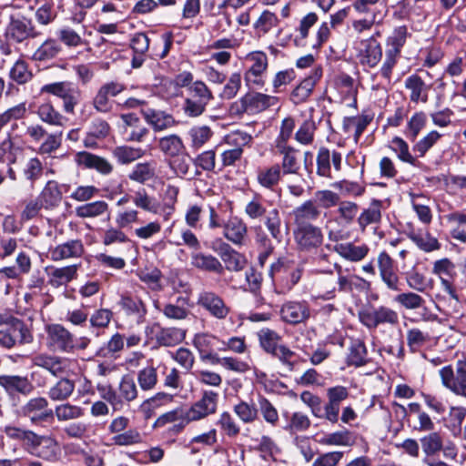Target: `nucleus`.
I'll use <instances>...</instances> for the list:
<instances>
[{"mask_svg": "<svg viewBox=\"0 0 466 466\" xmlns=\"http://www.w3.org/2000/svg\"><path fill=\"white\" fill-rule=\"evenodd\" d=\"M258 339L263 350L277 358L289 370H293L294 361L292 359L295 352L280 343L282 337L277 331L263 328L258 332Z\"/></svg>", "mask_w": 466, "mask_h": 466, "instance_id": "f257e3e1", "label": "nucleus"}, {"mask_svg": "<svg viewBox=\"0 0 466 466\" xmlns=\"http://www.w3.org/2000/svg\"><path fill=\"white\" fill-rule=\"evenodd\" d=\"M41 94H48L60 98L63 102V110L66 114H75L76 106L80 103L82 91L73 82L59 81L44 85Z\"/></svg>", "mask_w": 466, "mask_h": 466, "instance_id": "f03ea898", "label": "nucleus"}, {"mask_svg": "<svg viewBox=\"0 0 466 466\" xmlns=\"http://www.w3.org/2000/svg\"><path fill=\"white\" fill-rule=\"evenodd\" d=\"M439 375L444 388L466 399V355L456 361L455 369L451 365L444 366Z\"/></svg>", "mask_w": 466, "mask_h": 466, "instance_id": "7ed1b4c3", "label": "nucleus"}, {"mask_svg": "<svg viewBox=\"0 0 466 466\" xmlns=\"http://www.w3.org/2000/svg\"><path fill=\"white\" fill-rule=\"evenodd\" d=\"M33 339V334L26 324L17 318L11 317L0 329V346L5 349L29 344Z\"/></svg>", "mask_w": 466, "mask_h": 466, "instance_id": "20e7f679", "label": "nucleus"}, {"mask_svg": "<svg viewBox=\"0 0 466 466\" xmlns=\"http://www.w3.org/2000/svg\"><path fill=\"white\" fill-rule=\"evenodd\" d=\"M46 346L54 352L72 353L76 350L74 335L61 324H48L45 328Z\"/></svg>", "mask_w": 466, "mask_h": 466, "instance_id": "39448f33", "label": "nucleus"}, {"mask_svg": "<svg viewBox=\"0 0 466 466\" xmlns=\"http://www.w3.org/2000/svg\"><path fill=\"white\" fill-rule=\"evenodd\" d=\"M245 61L248 65L244 74L247 86H263L268 66V56L262 51H253L246 56Z\"/></svg>", "mask_w": 466, "mask_h": 466, "instance_id": "423d86ee", "label": "nucleus"}, {"mask_svg": "<svg viewBox=\"0 0 466 466\" xmlns=\"http://www.w3.org/2000/svg\"><path fill=\"white\" fill-rule=\"evenodd\" d=\"M329 228V226H326ZM328 238L336 244L332 249L342 258L350 262H359L362 260L369 253L367 245H355L353 242H339L343 236L339 230L328 229Z\"/></svg>", "mask_w": 466, "mask_h": 466, "instance_id": "0eeeda50", "label": "nucleus"}, {"mask_svg": "<svg viewBox=\"0 0 466 466\" xmlns=\"http://www.w3.org/2000/svg\"><path fill=\"white\" fill-rule=\"evenodd\" d=\"M352 47L357 59L363 66L374 67L381 59L382 49L374 37L357 38Z\"/></svg>", "mask_w": 466, "mask_h": 466, "instance_id": "6e6552de", "label": "nucleus"}, {"mask_svg": "<svg viewBox=\"0 0 466 466\" xmlns=\"http://www.w3.org/2000/svg\"><path fill=\"white\" fill-rule=\"evenodd\" d=\"M218 403V393L213 390H203L199 400L187 410V421H197L216 413Z\"/></svg>", "mask_w": 466, "mask_h": 466, "instance_id": "1a4fd4ad", "label": "nucleus"}, {"mask_svg": "<svg viewBox=\"0 0 466 466\" xmlns=\"http://www.w3.org/2000/svg\"><path fill=\"white\" fill-rule=\"evenodd\" d=\"M377 265L380 279L387 289L395 292L400 291V279L391 257L385 251L380 252L377 258Z\"/></svg>", "mask_w": 466, "mask_h": 466, "instance_id": "9d476101", "label": "nucleus"}, {"mask_svg": "<svg viewBox=\"0 0 466 466\" xmlns=\"http://www.w3.org/2000/svg\"><path fill=\"white\" fill-rule=\"evenodd\" d=\"M32 365L46 370L51 375L58 377L66 372L69 360L58 355L41 352L32 358Z\"/></svg>", "mask_w": 466, "mask_h": 466, "instance_id": "9b49d317", "label": "nucleus"}, {"mask_svg": "<svg viewBox=\"0 0 466 466\" xmlns=\"http://www.w3.org/2000/svg\"><path fill=\"white\" fill-rule=\"evenodd\" d=\"M294 238L299 248L303 250L316 248L323 242L321 228L315 225L296 226Z\"/></svg>", "mask_w": 466, "mask_h": 466, "instance_id": "f8f14e48", "label": "nucleus"}, {"mask_svg": "<svg viewBox=\"0 0 466 466\" xmlns=\"http://www.w3.org/2000/svg\"><path fill=\"white\" fill-rule=\"evenodd\" d=\"M22 412L32 422H44L53 420L54 411L49 408L48 400L44 397L30 399L23 407Z\"/></svg>", "mask_w": 466, "mask_h": 466, "instance_id": "ddd939ff", "label": "nucleus"}, {"mask_svg": "<svg viewBox=\"0 0 466 466\" xmlns=\"http://www.w3.org/2000/svg\"><path fill=\"white\" fill-rule=\"evenodd\" d=\"M282 321L297 325L308 320L310 317V310L306 301H287L279 310Z\"/></svg>", "mask_w": 466, "mask_h": 466, "instance_id": "4468645a", "label": "nucleus"}, {"mask_svg": "<svg viewBox=\"0 0 466 466\" xmlns=\"http://www.w3.org/2000/svg\"><path fill=\"white\" fill-rule=\"evenodd\" d=\"M198 304L205 309L212 317L225 319L230 309L218 294L211 291H203L199 294Z\"/></svg>", "mask_w": 466, "mask_h": 466, "instance_id": "2eb2a0df", "label": "nucleus"}, {"mask_svg": "<svg viewBox=\"0 0 466 466\" xmlns=\"http://www.w3.org/2000/svg\"><path fill=\"white\" fill-rule=\"evenodd\" d=\"M5 36L10 42L22 43L35 36L32 22L25 17L12 16L5 30Z\"/></svg>", "mask_w": 466, "mask_h": 466, "instance_id": "dca6fc26", "label": "nucleus"}, {"mask_svg": "<svg viewBox=\"0 0 466 466\" xmlns=\"http://www.w3.org/2000/svg\"><path fill=\"white\" fill-rule=\"evenodd\" d=\"M278 101L277 96L262 93H248L240 99L242 110L250 113L262 112L276 106Z\"/></svg>", "mask_w": 466, "mask_h": 466, "instance_id": "f3484780", "label": "nucleus"}, {"mask_svg": "<svg viewBox=\"0 0 466 466\" xmlns=\"http://www.w3.org/2000/svg\"><path fill=\"white\" fill-rule=\"evenodd\" d=\"M85 252L83 242L80 239H71L50 248V258L60 261L82 257Z\"/></svg>", "mask_w": 466, "mask_h": 466, "instance_id": "a211bd4d", "label": "nucleus"}, {"mask_svg": "<svg viewBox=\"0 0 466 466\" xmlns=\"http://www.w3.org/2000/svg\"><path fill=\"white\" fill-rule=\"evenodd\" d=\"M141 113L147 123L150 125L155 131H163L176 125L174 117L164 111L144 107Z\"/></svg>", "mask_w": 466, "mask_h": 466, "instance_id": "6ab92c4d", "label": "nucleus"}, {"mask_svg": "<svg viewBox=\"0 0 466 466\" xmlns=\"http://www.w3.org/2000/svg\"><path fill=\"white\" fill-rule=\"evenodd\" d=\"M247 234L248 227L246 223L238 217L229 218L224 224L223 236L235 245H242Z\"/></svg>", "mask_w": 466, "mask_h": 466, "instance_id": "aec40b11", "label": "nucleus"}, {"mask_svg": "<svg viewBox=\"0 0 466 466\" xmlns=\"http://www.w3.org/2000/svg\"><path fill=\"white\" fill-rule=\"evenodd\" d=\"M75 159L79 166L94 168L102 175H109L114 169L107 159L89 152H78Z\"/></svg>", "mask_w": 466, "mask_h": 466, "instance_id": "412c9836", "label": "nucleus"}, {"mask_svg": "<svg viewBox=\"0 0 466 466\" xmlns=\"http://www.w3.org/2000/svg\"><path fill=\"white\" fill-rule=\"evenodd\" d=\"M320 214L321 210L312 199L303 202L292 212L295 226L312 225L310 222L317 220Z\"/></svg>", "mask_w": 466, "mask_h": 466, "instance_id": "4be33fe9", "label": "nucleus"}, {"mask_svg": "<svg viewBox=\"0 0 466 466\" xmlns=\"http://www.w3.org/2000/svg\"><path fill=\"white\" fill-rule=\"evenodd\" d=\"M337 273V285L339 292H351L354 289H363L369 283L361 277L352 274H345L342 267L335 263Z\"/></svg>", "mask_w": 466, "mask_h": 466, "instance_id": "5701e85b", "label": "nucleus"}, {"mask_svg": "<svg viewBox=\"0 0 466 466\" xmlns=\"http://www.w3.org/2000/svg\"><path fill=\"white\" fill-rule=\"evenodd\" d=\"M322 76L320 67L314 68L312 74L303 79L299 85L293 90L291 99L295 104H300L308 99L310 96L316 83Z\"/></svg>", "mask_w": 466, "mask_h": 466, "instance_id": "b1692460", "label": "nucleus"}, {"mask_svg": "<svg viewBox=\"0 0 466 466\" xmlns=\"http://www.w3.org/2000/svg\"><path fill=\"white\" fill-rule=\"evenodd\" d=\"M0 386L8 393L19 392L24 395H28L33 390V386L26 377L16 375L0 376Z\"/></svg>", "mask_w": 466, "mask_h": 466, "instance_id": "393cba45", "label": "nucleus"}, {"mask_svg": "<svg viewBox=\"0 0 466 466\" xmlns=\"http://www.w3.org/2000/svg\"><path fill=\"white\" fill-rule=\"evenodd\" d=\"M279 154L282 155L281 172L283 175H295L299 170V163L297 157V149L291 146L276 147Z\"/></svg>", "mask_w": 466, "mask_h": 466, "instance_id": "a878e982", "label": "nucleus"}, {"mask_svg": "<svg viewBox=\"0 0 466 466\" xmlns=\"http://www.w3.org/2000/svg\"><path fill=\"white\" fill-rule=\"evenodd\" d=\"M188 299L186 297H178L176 303H166L159 310L163 315L173 320H182L189 315Z\"/></svg>", "mask_w": 466, "mask_h": 466, "instance_id": "bb28decb", "label": "nucleus"}, {"mask_svg": "<svg viewBox=\"0 0 466 466\" xmlns=\"http://www.w3.org/2000/svg\"><path fill=\"white\" fill-rule=\"evenodd\" d=\"M191 265L200 270L221 274L224 267L221 262L210 254L195 252L191 255Z\"/></svg>", "mask_w": 466, "mask_h": 466, "instance_id": "cd10ccee", "label": "nucleus"}, {"mask_svg": "<svg viewBox=\"0 0 466 466\" xmlns=\"http://www.w3.org/2000/svg\"><path fill=\"white\" fill-rule=\"evenodd\" d=\"M157 147L168 158L186 151L182 138L177 134H170L160 137L157 142Z\"/></svg>", "mask_w": 466, "mask_h": 466, "instance_id": "c85d7f7f", "label": "nucleus"}, {"mask_svg": "<svg viewBox=\"0 0 466 466\" xmlns=\"http://www.w3.org/2000/svg\"><path fill=\"white\" fill-rule=\"evenodd\" d=\"M185 337L186 331L184 329L174 327L160 328L155 336L157 343L162 347L176 346L182 342Z\"/></svg>", "mask_w": 466, "mask_h": 466, "instance_id": "c756f323", "label": "nucleus"}, {"mask_svg": "<svg viewBox=\"0 0 466 466\" xmlns=\"http://www.w3.org/2000/svg\"><path fill=\"white\" fill-rule=\"evenodd\" d=\"M408 238L424 252H432L441 248L438 239L428 231L411 229L408 232Z\"/></svg>", "mask_w": 466, "mask_h": 466, "instance_id": "7c9ffc66", "label": "nucleus"}, {"mask_svg": "<svg viewBox=\"0 0 466 466\" xmlns=\"http://www.w3.org/2000/svg\"><path fill=\"white\" fill-rule=\"evenodd\" d=\"M382 202L373 199L368 208H364L358 217V224L361 230H364L369 225L379 224L381 220Z\"/></svg>", "mask_w": 466, "mask_h": 466, "instance_id": "2f4dec72", "label": "nucleus"}, {"mask_svg": "<svg viewBox=\"0 0 466 466\" xmlns=\"http://www.w3.org/2000/svg\"><path fill=\"white\" fill-rule=\"evenodd\" d=\"M405 87L410 91V99L411 102L427 103L428 87L424 81L417 75H411L405 80Z\"/></svg>", "mask_w": 466, "mask_h": 466, "instance_id": "473e14b6", "label": "nucleus"}, {"mask_svg": "<svg viewBox=\"0 0 466 466\" xmlns=\"http://www.w3.org/2000/svg\"><path fill=\"white\" fill-rule=\"evenodd\" d=\"M108 212V204L104 200H96L80 205L75 208L76 216L80 218H96Z\"/></svg>", "mask_w": 466, "mask_h": 466, "instance_id": "72a5a7b5", "label": "nucleus"}, {"mask_svg": "<svg viewBox=\"0 0 466 466\" xmlns=\"http://www.w3.org/2000/svg\"><path fill=\"white\" fill-rule=\"evenodd\" d=\"M431 341V337L430 333L419 328H411L406 332L407 346L412 353L420 351Z\"/></svg>", "mask_w": 466, "mask_h": 466, "instance_id": "f704fd0d", "label": "nucleus"}, {"mask_svg": "<svg viewBox=\"0 0 466 466\" xmlns=\"http://www.w3.org/2000/svg\"><path fill=\"white\" fill-rule=\"evenodd\" d=\"M281 167L279 164L261 168L258 171L257 181L264 188L272 190L281 178Z\"/></svg>", "mask_w": 466, "mask_h": 466, "instance_id": "c9c22d12", "label": "nucleus"}, {"mask_svg": "<svg viewBox=\"0 0 466 466\" xmlns=\"http://www.w3.org/2000/svg\"><path fill=\"white\" fill-rule=\"evenodd\" d=\"M61 198V192L54 181H48L37 197V199L46 209H52L57 207Z\"/></svg>", "mask_w": 466, "mask_h": 466, "instance_id": "e433bc0d", "label": "nucleus"}, {"mask_svg": "<svg viewBox=\"0 0 466 466\" xmlns=\"http://www.w3.org/2000/svg\"><path fill=\"white\" fill-rule=\"evenodd\" d=\"M145 155V150L130 146H117L112 149L113 157L120 165H128Z\"/></svg>", "mask_w": 466, "mask_h": 466, "instance_id": "4c0bfd02", "label": "nucleus"}, {"mask_svg": "<svg viewBox=\"0 0 466 466\" xmlns=\"http://www.w3.org/2000/svg\"><path fill=\"white\" fill-rule=\"evenodd\" d=\"M36 114L42 122L50 126L61 127L66 119L51 102H45L39 105Z\"/></svg>", "mask_w": 466, "mask_h": 466, "instance_id": "58836bf2", "label": "nucleus"}, {"mask_svg": "<svg viewBox=\"0 0 466 466\" xmlns=\"http://www.w3.org/2000/svg\"><path fill=\"white\" fill-rule=\"evenodd\" d=\"M131 201L137 208L152 214L158 213L159 203L147 193L146 188L142 187L135 191L134 195L131 196Z\"/></svg>", "mask_w": 466, "mask_h": 466, "instance_id": "ea45409f", "label": "nucleus"}, {"mask_svg": "<svg viewBox=\"0 0 466 466\" xmlns=\"http://www.w3.org/2000/svg\"><path fill=\"white\" fill-rule=\"evenodd\" d=\"M78 265H69L63 268H54L49 273V283L53 287L65 285L75 279L77 276Z\"/></svg>", "mask_w": 466, "mask_h": 466, "instance_id": "a19ab883", "label": "nucleus"}, {"mask_svg": "<svg viewBox=\"0 0 466 466\" xmlns=\"http://www.w3.org/2000/svg\"><path fill=\"white\" fill-rule=\"evenodd\" d=\"M257 408L258 415L260 414L266 423L276 427L279 421V415L273 403L263 395H258L257 399Z\"/></svg>", "mask_w": 466, "mask_h": 466, "instance_id": "79ce46f5", "label": "nucleus"}, {"mask_svg": "<svg viewBox=\"0 0 466 466\" xmlns=\"http://www.w3.org/2000/svg\"><path fill=\"white\" fill-rule=\"evenodd\" d=\"M119 305L127 314L136 316L138 320L143 319L147 314V307L143 300L138 297L123 295L119 301Z\"/></svg>", "mask_w": 466, "mask_h": 466, "instance_id": "37998d69", "label": "nucleus"}, {"mask_svg": "<svg viewBox=\"0 0 466 466\" xmlns=\"http://www.w3.org/2000/svg\"><path fill=\"white\" fill-rule=\"evenodd\" d=\"M75 390V383L67 378L57 380L48 390V397L55 401L67 400Z\"/></svg>", "mask_w": 466, "mask_h": 466, "instance_id": "c03bdc74", "label": "nucleus"}, {"mask_svg": "<svg viewBox=\"0 0 466 466\" xmlns=\"http://www.w3.org/2000/svg\"><path fill=\"white\" fill-rule=\"evenodd\" d=\"M233 411L245 424H252L258 420V410L254 402L240 400L233 406Z\"/></svg>", "mask_w": 466, "mask_h": 466, "instance_id": "a18cd8bd", "label": "nucleus"}, {"mask_svg": "<svg viewBox=\"0 0 466 466\" xmlns=\"http://www.w3.org/2000/svg\"><path fill=\"white\" fill-rule=\"evenodd\" d=\"M264 224L271 237L277 241L281 242L284 238L282 230V220L279 211L277 208L269 210L265 216Z\"/></svg>", "mask_w": 466, "mask_h": 466, "instance_id": "49530a36", "label": "nucleus"}, {"mask_svg": "<svg viewBox=\"0 0 466 466\" xmlns=\"http://www.w3.org/2000/svg\"><path fill=\"white\" fill-rule=\"evenodd\" d=\"M367 355L364 342L360 339L353 340L349 348L347 363L350 366L361 367L368 361Z\"/></svg>", "mask_w": 466, "mask_h": 466, "instance_id": "de8ad7c7", "label": "nucleus"}, {"mask_svg": "<svg viewBox=\"0 0 466 466\" xmlns=\"http://www.w3.org/2000/svg\"><path fill=\"white\" fill-rule=\"evenodd\" d=\"M369 123L370 119L365 116L345 117L343 120V130L346 133L352 134L355 142H358Z\"/></svg>", "mask_w": 466, "mask_h": 466, "instance_id": "09e8293b", "label": "nucleus"}, {"mask_svg": "<svg viewBox=\"0 0 466 466\" xmlns=\"http://www.w3.org/2000/svg\"><path fill=\"white\" fill-rule=\"evenodd\" d=\"M422 451L427 457L434 456L443 449V438L440 432L432 431L420 440Z\"/></svg>", "mask_w": 466, "mask_h": 466, "instance_id": "8fccbe9b", "label": "nucleus"}, {"mask_svg": "<svg viewBox=\"0 0 466 466\" xmlns=\"http://www.w3.org/2000/svg\"><path fill=\"white\" fill-rule=\"evenodd\" d=\"M393 301L407 310H416L425 304V299L413 291L400 292L396 295Z\"/></svg>", "mask_w": 466, "mask_h": 466, "instance_id": "3c124183", "label": "nucleus"}, {"mask_svg": "<svg viewBox=\"0 0 466 466\" xmlns=\"http://www.w3.org/2000/svg\"><path fill=\"white\" fill-rule=\"evenodd\" d=\"M62 50L60 44L52 38L46 40L33 54L35 61H47L56 57Z\"/></svg>", "mask_w": 466, "mask_h": 466, "instance_id": "603ef678", "label": "nucleus"}, {"mask_svg": "<svg viewBox=\"0 0 466 466\" xmlns=\"http://www.w3.org/2000/svg\"><path fill=\"white\" fill-rule=\"evenodd\" d=\"M155 176V163L143 162L137 164L130 173L128 178L137 183H145L146 181L153 178Z\"/></svg>", "mask_w": 466, "mask_h": 466, "instance_id": "864d4df0", "label": "nucleus"}, {"mask_svg": "<svg viewBox=\"0 0 466 466\" xmlns=\"http://www.w3.org/2000/svg\"><path fill=\"white\" fill-rule=\"evenodd\" d=\"M319 442L329 446H351L354 440L350 431L343 430L323 436Z\"/></svg>", "mask_w": 466, "mask_h": 466, "instance_id": "5fc2aeb1", "label": "nucleus"}, {"mask_svg": "<svg viewBox=\"0 0 466 466\" xmlns=\"http://www.w3.org/2000/svg\"><path fill=\"white\" fill-rule=\"evenodd\" d=\"M187 135L190 140V147L198 149L211 138L213 132L208 126H198L191 127Z\"/></svg>", "mask_w": 466, "mask_h": 466, "instance_id": "6e6d98bb", "label": "nucleus"}, {"mask_svg": "<svg viewBox=\"0 0 466 466\" xmlns=\"http://www.w3.org/2000/svg\"><path fill=\"white\" fill-rule=\"evenodd\" d=\"M58 442L50 436H44L35 453L46 461H55L58 456Z\"/></svg>", "mask_w": 466, "mask_h": 466, "instance_id": "4d7b16f0", "label": "nucleus"}, {"mask_svg": "<svg viewBox=\"0 0 466 466\" xmlns=\"http://www.w3.org/2000/svg\"><path fill=\"white\" fill-rule=\"evenodd\" d=\"M406 283L408 287L417 292H425L432 288V279H427L426 276L417 270H411L406 274Z\"/></svg>", "mask_w": 466, "mask_h": 466, "instance_id": "13d9d810", "label": "nucleus"}, {"mask_svg": "<svg viewBox=\"0 0 466 466\" xmlns=\"http://www.w3.org/2000/svg\"><path fill=\"white\" fill-rule=\"evenodd\" d=\"M137 379L142 390H151L157 383V369L153 366H147L137 372Z\"/></svg>", "mask_w": 466, "mask_h": 466, "instance_id": "bf43d9fd", "label": "nucleus"}, {"mask_svg": "<svg viewBox=\"0 0 466 466\" xmlns=\"http://www.w3.org/2000/svg\"><path fill=\"white\" fill-rule=\"evenodd\" d=\"M53 411L59 421L76 420L84 414L81 407L70 403L57 405Z\"/></svg>", "mask_w": 466, "mask_h": 466, "instance_id": "052dcab7", "label": "nucleus"}, {"mask_svg": "<svg viewBox=\"0 0 466 466\" xmlns=\"http://www.w3.org/2000/svg\"><path fill=\"white\" fill-rule=\"evenodd\" d=\"M56 35L60 42L67 47H78L83 45H88L86 40L82 38L78 33L68 26L59 29Z\"/></svg>", "mask_w": 466, "mask_h": 466, "instance_id": "680f3d73", "label": "nucleus"}, {"mask_svg": "<svg viewBox=\"0 0 466 466\" xmlns=\"http://www.w3.org/2000/svg\"><path fill=\"white\" fill-rule=\"evenodd\" d=\"M359 212V206L352 201H339L338 204V218L345 225H350L355 219Z\"/></svg>", "mask_w": 466, "mask_h": 466, "instance_id": "e2e57ef3", "label": "nucleus"}, {"mask_svg": "<svg viewBox=\"0 0 466 466\" xmlns=\"http://www.w3.org/2000/svg\"><path fill=\"white\" fill-rule=\"evenodd\" d=\"M278 24L279 19L276 15L268 10H265L255 22L254 28L257 33L261 35L268 33L272 28L276 27Z\"/></svg>", "mask_w": 466, "mask_h": 466, "instance_id": "0e129e2a", "label": "nucleus"}, {"mask_svg": "<svg viewBox=\"0 0 466 466\" xmlns=\"http://www.w3.org/2000/svg\"><path fill=\"white\" fill-rule=\"evenodd\" d=\"M170 400V396L164 392H158L155 396L147 399L144 400L139 409L141 412L146 416V418H150L155 410L161 407L165 401H167Z\"/></svg>", "mask_w": 466, "mask_h": 466, "instance_id": "69168bd1", "label": "nucleus"}, {"mask_svg": "<svg viewBox=\"0 0 466 466\" xmlns=\"http://www.w3.org/2000/svg\"><path fill=\"white\" fill-rule=\"evenodd\" d=\"M315 130V122L312 119L305 120L295 133L296 141L301 145H310L314 140Z\"/></svg>", "mask_w": 466, "mask_h": 466, "instance_id": "338daca9", "label": "nucleus"}, {"mask_svg": "<svg viewBox=\"0 0 466 466\" xmlns=\"http://www.w3.org/2000/svg\"><path fill=\"white\" fill-rule=\"evenodd\" d=\"M217 425L230 438L236 437L240 432V427L228 411H223L217 421Z\"/></svg>", "mask_w": 466, "mask_h": 466, "instance_id": "774afa93", "label": "nucleus"}]
</instances>
